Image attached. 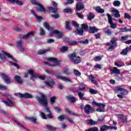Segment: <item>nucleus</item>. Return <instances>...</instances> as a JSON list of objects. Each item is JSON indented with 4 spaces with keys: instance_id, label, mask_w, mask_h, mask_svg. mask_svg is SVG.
Here are the masks:
<instances>
[{
    "instance_id": "obj_1",
    "label": "nucleus",
    "mask_w": 131,
    "mask_h": 131,
    "mask_svg": "<svg viewBox=\"0 0 131 131\" xmlns=\"http://www.w3.org/2000/svg\"><path fill=\"white\" fill-rule=\"evenodd\" d=\"M43 26L49 31H50V30L52 31L49 34L50 35H51L52 36H53V34H55V35L56 36L57 38H62V37L63 36V33H62L61 32H60L58 30H53V29H54V28L50 27L49 23H48L47 22H44Z\"/></svg>"
},
{
    "instance_id": "obj_2",
    "label": "nucleus",
    "mask_w": 131,
    "mask_h": 131,
    "mask_svg": "<svg viewBox=\"0 0 131 131\" xmlns=\"http://www.w3.org/2000/svg\"><path fill=\"white\" fill-rule=\"evenodd\" d=\"M40 97H37V100L38 102L40 103V104H41V105H43V106H45V109L47 112L48 113H50L51 111L50 110V108L47 106H48V98L47 97V96L43 95V94L42 93L40 94Z\"/></svg>"
},
{
    "instance_id": "obj_3",
    "label": "nucleus",
    "mask_w": 131,
    "mask_h": 131,
    "mask_svg": "<svg viewBox=\"0 0 131 131\" xmlns=\"http://www.w3.org/2000/svg\"><path fill=\"white\" fill-rule=\"evenodd\" d=\"M4 97L7 98V101L6 100H2V102L6 105L7 107H13V106L15 105V100H14V98L11 96V95L8 93H4L3 94Z\"/></svg>"
},
{
    "instance_id": "obj_4",
    "label": "nucleus",
    "mask_w": 131,
    "mask_h": 131,
    "mask_svg": "<svg viewBox=\"0 0 131 131\" xmlns=\"http://www.w3.org/2000/svg\"><path fill=\"white\" fill-rule=\"evenodd\" d=\"M47 60L49 62H53L54 63L53 64L49 63L48 62H43L45 65H47L48 66H51V67H56V66H58L59 64V62L58 59H57V58L55 57L47 58Z\"/></svg>"
},
{
    "instance_id": "obj_5",
    "label": "nucleus",
    "mask_w": 131,
    "mask_h": 131,
    "mask_svg": "<svg viewBox=\"0 0 131 131\" xmlns=\"http://www.w3.org/2000/svg\"><path fill=\"white\" fill-rule=\"evenodd\" d=\"M28 72L31 75L30 79L34 81V78H39L41 80H45L46 79V76H39L38 74L34 73V71L32 70H28Z\"/></svg>"
},
{
    "instance_id": "obj_6",
    "label": "nucleus",
    "mask_w": 131,
    "mask_h": 131,
    "mask_svg": "<svg viewBox=\"0 0 131 131\" xmlns=\"http://www.w3.org/2000/svg\"><path fill=\"white\" fill-rule=\"evenodd\" d=\"M115 92H121L120 94H117V97L120 99H123L125 96V93H128L127 90L124 88H121L119 86H117L114 89Z\"/></svg>"
},
{
    "instance_id": "obj_7",
    "label": "nucleus",
    "mask_w": 131,
    "mask_h": 131,
    "mask_svg": "<svg viewBox=\"0 0 131 131\" xmlns=\"http://www.w3.org/2000/svg\"><path fill=\"white\" fill-rule=\"evenodd\" d=\"M113 124L115 125V126H113L112 125H106V124H103V125H101L100 131H105L107 129H113V128L114 129H117V126H116V124H117V121H115V120H113Z\"/></svg>"
},
{
    "instance_id": "obj_8",
    "label": "nucleus",
    "mask_w": 131,
    "mask_h": 131,
    "mask_svg": "<svg viewBox=\"0 0 131 131\" xmlns=\"http://www.w3.org/2000/svg\"><path fill=\"white\" fill-rule=\"evenodd\" d=\"M6 56H7L9 59H11L12 61H16V59L13 58L12 55H10L9 53L6 52L4 51H2V53H0L1 60H2L3 61H6V60H7V57H6Z\"/></svg>"
},
{
    "instance_id": "obj_9",
    "label": "nucleus",
    "mask_w": 131,
    "mask_h": 131,
    "mask_svg": "<svg viewBox=\"0 0 131 131\" xmlns=\"http://www.w3.org/2000/svg\"><path fill=\"white\" fill-rule=\"evenodd\" d=\"M69 58L73 62V63H74V64H78V63H80V62H81L80 57L76 56L75 53L71 54L70 56H69Z\"/></svg>"
},
{
    "instance_id": "obj_10",
    "label": "nucleus",
    "mask_w": 131,
    "mask_h": 131,
    "mask_svg": "<svg viewBox=\"0 0 131 131\" xmlns=\"http://www.w3.org/2000/svg\"><path fill=\"white\" fill-rule=\"evenodd\" d=\"M93 105H96V106H98V108H97L96 111H98L99 112H104L105 109H102V108H105V104H104V103H98V102H96V101H95L94 100L92 102Z\"/></svg>"
},
{
    "instance_id": "obj_11",
    "label": "nucleus",
    "mask_w": 131,
    "mask_h": 131,
    "mask_svg": "<svg viewBox=\"0 0 131 131\" xmlns=\"http://www.w3.org/2000/svg\"><path fill=\"white\" fill-rule=\"evenodd\" d=\"M107 16L108 17V23L111 25V28L112 29H116V28H117V25L116 24H113L111 14L107 13Z\"/></svg>"
},
{
    "instance_id": "obj_12",
    "label": "nucleus",
    "mask_w": 131,
    "mask_h": 131,
    "mask_svg": "<svg viewBox=\"0 0 131 131\" xmlns=\"http://www.w3.org/2000/svg\"><path fill=\"white\" fill-rule=\"evenodd\" d=\"M52 5L54 8L52 7H48V10L50 11V12L53 13L54 14H56L57 13V11H58V8H57V3L53 1L52 2Z\"/></svg>"
},
{
    "instance_id": "obj_13",
    "label": "nucleus",
    "mask_w": 131,
    "mask_h": 131,
    "mask_svg": "<svg viewBox=\"0 0 131 131\" xmlns=\"http://www.w3.org/2000/svg\"><path fill=\"white\" fill-rule=\"evenodd\" d=\"M31 4L32 5H35L36 6H38L40 8L39 11L40 12H43V13H46V9L41 4L38 3L37 2H35V0H31Z\"/></svg>"
},
{
    "instance_id": "obj_14",
    "label": "nucleus",
    "mask_w": 131,
    "mask_h": 131,
    "mask_svg": "<svg viewBox=\"0 0 131 131\" xmlns=\"http://www.w3.org/2000/svg\"><path fill=\"white\" fill-rule=\"evenodd\" d=\"M1 76L2 78H3V79H4L6 83H7V84H10V83H11V80H10V77H9V76L4 73H2L1 74Z\"/></svg>"
},
{
    "instance_id": "obj_15",
    "label": "nucleus",
    "mask_w": 131,
    "mask_h": 131,
    "mask_svg": "<svg viewBox=\"0 0 131 131\" xmlns=\"http://www.w3.org/2000/svg\"><path fill=\"white\" fill-rule=\"evenodd\" d=\"M45 83L46 85L50 86L51 88H52V86L55 84V81H54V80L51 79V78H47V80L45 81Z\"/></svg>"
},
{
    "instance_id": "obj_16",
    "label": "nucleus",
    "mask_w": 131,
    "mask_h": 131,
    "mask_svg": "<svg viewBox=\"0 0 131 131\" xmlns=\"http://www.w3.org/2000/svg\"><path fill=\"white\" fill-rule=\"evenodd\" d=\"M22 43H23V41L22 40H18L16 42V48L19 49L21 52H24L25 51V48L22 47Z\"/></svg>"
},
{
    "instance_id": "obj_17",
    "label": "nucleus",
    "mask_w": 131,
    "mask_h": 131,
    "mask_svg": "<svg viewBox=\"0 0 131 131\" xmlns=\"http://www.w3.org/2000/svg\"><path fill=\"white\" fill-rule=\"evenodd\" d=\"M56 78L57 79H60L63 81H65L66 82H72V80L71 79L64 76H56Z\"/></svg>"
},
{
    "instance_id": "obj_18",
    "label": "nucleus",
    "mask_w": 131,
    "mask_h": 131,
    "mask_svg": "<svg viewBox=\"0 0 131 131\" xmlns=\"http://www.w3.org/2000/svg\"><path fill=\"white\" fill-rule=\"evenodd\" d=\"M99 29L96 28V27H89V33L90 34H95L98 32Z\"/></svg>"
},
{
    "instance_id": "obj_19",
    "label": "nucleus",
    "mask_w": 131,
    "mask_h": 131,
    "mask_svg": "<svg viewBox=\"0 0 131 131\" xmlns=\"http://www.w3.org/2000/svg\"><path fill=\"white\" fill-rule=\"evenodd\" d=\"M111 75H113L114 74H116L117 75H120V70H118L117 68L114 67L112 69L110 70Z\"/></svg>"
},
{
    "instance_id": "obj_20",
    "label": "nucleus",
    "mask_w": 131,
    "mask_h": 131,
    "mask_svg": "<svg viewBox=\"0 0 131 131\" xmlns=\"http://www.w3.org/2000/svg\"><path fill=\"white\" fill-rule=\"evenodd\" d=\"M91 105L90 104H86L84 107V111L86 114H90Z\"/></svg>"
},
{
    "instance_id": "obj_21",
    "label": "nucleus",
    "mask_w": 131,
    "mask_h": 131,
    "mask_svg": "<svg viewBox=\"0 0 131 131\" xmlns=\"http://www.w3.org/2000/svg\"><path fill=\"white\" fill-rule=\"evenodd\" d=\"M111 11L114 13L115 17H120L121 15L119 13V10L116 9V8H112V9H111Z\"/></svg>"
},
{
    "instance_id": "obj_22",
    "label": "nucleus",
    "mask_w": 131,
    "mask_h": 131,
    "mask_svg": "<svg viewBox=\"0 0 131 131\" xmlns=\"http://www.w3.org/2000/svg\"><path fill=\"white\" fill-rule=\"evenodd\" d=\"M118 39L117 37H113V38H112L110 42L113 45V46L115 47H115L117 46V41H118Z\"/></svg>"
},
{
    "instance_id": "obj_23",
    "label": "nucleus",
    "mask_w": 131,
    "mask_h": 131,
    "mask_svg": "<svg viewBox=\"0 0 131 131\" xmlns=\"http://www.w3.org/2000/svg\"><path fill=\"white\" fill-rule=\"evenodd\" d=\"M34 34V32L31 31L28 33L27 35H25L24 36H19L20 38H22L23 39H25L26 38H28L29 36H31V35H33Z\"/></svg>"
},
{
    "instance_id": "obj_24",
    "label": "nucleus",
    "mask_w": 131,
    "mask_h": 131,
    "mask_svg": "<svg viewBox=\"0 0 131 131\" xmlns=\"http://www.w3.org/2000/svg\"><path fill=\"white\" fill-rule=\"evenodd\" d=\"M14 79L17 83H19V84H22L23 81L22 80V78H21V77L19 76H15L14 77Z\"/></svg>"
},
{
    "instance_id": "obj_25",
    "label": "nucleus",
    "mask_w": 131,
    "mask_h": 131,
    "mask_svg": "<svg viewBox=\"0 0 131 131\" xmlns=\"http://www.w3.org/2000/svg\"><path fill=\"white\" fill-rule=\"evenodd\" d=\"M51 51V49L49 48L48 49H45V50H41L40 49L38 51V54L39 55H43V54H46V53H48V52H50Z\"/></svg>"
},
{
    "instance_id": "obj_26",
    "label": "nucleus",
    "mask_w": 131,
    "mask_h": 131,
    "mask_svg": "<svg viewBox=\"0 0 131 131\" xmlns=\"http://www.w3.org/2000/svg\"><path fill=\"white\" fill-rule=\"evenodd\" d=\"M37 119L36 117H30L28 118V120L34 124H38V122L36 121Z\"/></svg>"
},
{
    "instance_id": "obj_27",
    "label": "nucleus",
    "mask_w": 131,
    "mask_h": 131,
    "mask_svg": "<svg viewBox=\"0 0 131 131\" xmlns=\"http://www.w3.org/2000/svg\"><path fill=\"white\" fill-rule=\"evenodd\" d=\"M65 111L66 112H67V113L70 114V115H73V116H80V115L76 114L75 113H73L70 111L69 110H68V108H65Z\"/></svg>"
},
{
    "instance_id": "obj_28",
    "label": "nucleus",
    "mask_w": 131,
    "mask_h": 131,
    "mask_svg": "<svg viewBox=\"0 0 131 131\" xmlns=\"http://www.w3.org/2000/svg\"><path fill=\"white\" fill-rule=\"evenodd\" d=\"M89 79H90L92 83L93 84H95V85H98V83L96 80H95V77H94L93 75H90V76H88Z\"/></svg>"
},
{
    "instance_id": "obj_29",
    "label": "nucleus",
    "mask_w": 131,
    "mask_h": 131,
    "mask_svg": "<svg viewBox=\"0 0 131 131\" xmlns=\"http://www.w3.org/2000/svg\"><path fill=\"white\" fill-rule=\"evenodd\" d=\"M95 10L97 11V12H98L99 13H104V9H103L102 8H101L100 6H97L95 8Z\"/></svg>"
},
{
    "instance_id": "obj_30",
    "label": "nucleus",
    "mask_w": 131,
    "mask_h": 131,
    "mask_svg": "<svg viewBox=\"0 0 131 131\" xmlns=\"http://www.w3.org/2000/svg\"><path fill=\"white\" fill-rule=\"evenodd\" d=\"M33 96L29 93H25L23 94V98H25V99H32Z\"/></svg>"
},
{
    "instance_id": "obj_31",
    "label": "nucleus",
    "mask_w": 131,
    "mask_h": 131,
    "mask_svg": "<svg viewBox=\"0 0 131 131\" xmlns=\"http://www.w3.org/2000/svg\"><path fill=\"white\" fill-rule=\"evenodd\" d=\"M129 50V47H126L125 49H123L121 51V52H120V54L122 55H127Z\"/></svg>"
},
{
    "instance_id": "obj_32",
    "label": "nucleus",
    "mask_w": 131,
    "mask_h": 131,
    "mask_svg": "<svg viewBox=\"0 0 131 131\" xmlns=\"http://www.w3.org/2000/svg\"><path fill=\"white\" fill-rule=\"evenodd\" d=\"M67 99H68L69 101L71 102V103H74L75 101L76 100L75 99V97L70 95L66 97Z\"/></svg>"
},
{
    "instance_id": "obj_33",
    "label": "nucleus",
    "mask_w": 131,
    "mask_h": 131,
    "mask_svg": "<svg viewBox=\"0 0 131 131\" xmlns=\"http://www.w3.org/2000/svg\"><path fill=\"white\" fill-rule=\"evenodd\" d=\"M104 32L107 35H111L112 34V31L110 29H107V27L104 28Z\"/></svg>"
},
{
    "instance_id": "obj_34",
    "label": "nucleus",
    "mask_w": 131,
    "mask_h": 131,
    "mask_svg": "<svg viewBox=\"0 0 131 131\" xmlns=\"http://www.w3.org/2000/svg\"><path fill=\"white\" fill-rule=\"evenodd\" d=\"M76 11H81L82 10V3L80 2L76 5Z\"/></svg>"
},
{
    "instance_id": "obj_35",
    "label": "nucleus",
    "mask_w": 131,
    "mask_h": 131,
    "mask_svg": "<svg viewBox=\"0 0 131 131\" xmlns=\"http://www.w3.org/2000/svg\"><path fill=\"white\" fill-rule=\"evenodd\" d=\"M95 15L93 13V12H89V14L87 16V17L89 20H91L92 19H93L95 17Z\"/></svg>"
},
{
    "instance_id": "obj_36",
    "label": "nucleus",
    "mask_w": 131,
    "mask_h": 131,
    "mask_svg": "<svg viewBox=\"0 0 131 131\" xmlns=\"http://www.w3.org/2000/svg\"><path fill=\"white\" fill-rule=\"evenodd\" d=\"M89 27L87 24H83V35L84 33L83 30L89 32Z\"/></svg>"
},
{
    "instance_id": "obj_37",
    "label": "nucleus",
    "mask_w": 131,
    "mask_h": 131,
    "mask_svg": "<svg viewBox=\"0 0 131 131\" xmlns=\"http://www.w3.org/2000/svg\"><path fill=\"white\" fill-rule=\"evenodd\" d=\"M31 13L33 14V15L35 16V17L37 19L38 21H41L42 20V18L40 16H37L36 14H35V12H34V10H31Z\"/></svg>"
},
{
    "instance_id": "obj_38",
    "label": "nucleus",
    "mask_w": 131,
    "mask_h": 131,
    "mask_svg": "<svg viewBox=\"0 0 131 131\" xmlns=\"http://www.w3.org/2000/svg\"><path fill=\"white\" fill-rule=\"evenodd\" d=\"M85 131H99V128L97 126H94L93 127H90Z\"/></svg>"
},
{
    "instance_id": "obj_39",
    "label": "nucleus",
    "mask_w": 131,
    "mask_h": 131,
    "mask_svg": "<svg viewBox=\"0 0 131 131\" xmlns=\"http://www.w3.org/2000/svg\"><path fill=\"white\" fill-rule=\"evenodd\" d=\"M60 51L61 53H65V52H67L68 51V47L63 46L60 48Z\"/></svg>"
},
{
    "instance_id": "obj_40",
    "label": "nucleus",
    "mask_w": 131,
    "mask_h": 131,
    "mask_svg": "<svg viewBox=\"0 0 131 131\" xmlns=\"http://www.w3.org/2000/svg\"><path fill=\"white\" fill-rule=\"evenodd\" d=\"M63 73L66 74V75H70V74H71V73H70V72H69L68 70V69L67 68L63 69Z\"/></svg>"
},
{
    "instance_id": "obj_41",
    "label": "nucleus",
    "mask_w": 131,
    "mask_h": 131,
    "mask_svg": "<svg viewBox=\"0 0 131 131\" xmlns=\"http://www.w3.org/2000/svg\"><path fill=\"white\" fill-rule=\"evenodd\" d=\"M121 4L120 1H119L118 0H116L115 1H114L113 2V5L114 6H120Z\"/></svg>"
},
{
    "instance_id": "obj_42",
    "label": "nucleus",
    "mask_w": 131,
    "mask_h": 131,
    "mask_svg": "<svg viewBox=\"0 0 131 131\" xmlns=\"http://www.w3.org/2000/svg\"><path fill=\"white\" fill-rule=\"evenodd\" d=\"M74 74L76 76H80V75H81V73L79 72L78 70H74Z\"/></svg>"
},
{
    "instance_id": "obj_43",
    "label": "nucleus",
    "mask_w": 131,
    "mask_h": 131,
    "mask_svg": "<svg viewBox=\"0 0 131 131\" xmlns=\"http://www.w3.org/2000/svg\"><path fill=\"white\" fill-rule=\"evenodd\" d=\"M47 128L50 130H56V127H53V126L51 125H47Z\"/></svg>"
},
{
    "instance_id": "obj_44",
    "label": "nucleus",
    "mask_w": 131,
    "mask_h": 131,
    "mask_svg": "<svg viewBox=\"0 0 131 131\" xmlns=\"http://www.w3.org/2000/svg\"><path fill=\"white\" fill-rule=\"evenodd\" d=\"M63 12L64 13H67L68 14V13H71V12H72V9H71L70 8H68L67 9H63Z\"/></svg>"
},
{
    "instance_id": "obj_45",
    "label": "nucleus",
    "mask_w": 131,
    "mask_h": 131,
    "mask_svg": "<svg viewBox=\"0 0 131 131\" xmlns=\"http://www.w3.org/2000/svg\"><path fill=\"white\" fill-rule=\"evenodd\" d=\"M66 29H68V30H71V27H70L69 21H66Z\"/></svg>"
},
{
    "instance_id": "obj_46",
    "label": "nucleus",
    "mask_w": 131,
    "mask_h": 131,
    "mask_svg": "<svg viewBox=\"0 0 131 131\" xmlns=\"http://www.w3.org/2000/svg\"><path fill=\"white\" fill-rule=\"evenodd\" d=\"M121 32H129L131 30H129V29H127L126 28V27H124V28H121L120 29Z\"/></svg>"
},
{
    "instance_id": "obj_47",
    "label": "nucleus",
    "mask_w": 131,
    "mask_h": 131,
    "mask_svg": "<svg viewBox=\"0 0 131 131\" xmlns=\"http://www.w3.org/2000/svg\"><path fill=\"white\" fill-rule=\"evenodd\" d=\"M87 121L89 124H96L97 123L96 121H94L93 119H88Z\"/></svg>"
},
{
    "instance_id": "obj_48",
    "label": "nucleus",
    "mask_w": 131,
    "mask_h": 131,
    "mask_svg": "<svg viewBox=\"0 0 131 131\" xmlns=\"http://www.w3.org/2000/svg\"><path fill=\"white\" fill-rule=\"evenodd\" d=\"M121 118H122V122H127L128 118L126 115H124V116H123V117H121Z\"/></svg>"
},
{
    "instance_id": "obj_49",
    "label": "nucleus",
    "mask_w": 131,
    "mask_h": 131,
    "mask_svg": "<svg viewBox=\"0 0 131 131\" xmlns=\"http://www.w3.org/2000/svg\"><path fill=\"white\" fill-rule=\"evenodd\" d=\"M89 92L91 94H98V91L97 90H95L94 89H89Z\"/></svg>"
},
{
    "instance_id": "obj_50",
    "label": "nucleus",
    "mask_w": 131,
    "mask_h": 131,
    "mask_svg": "<svg viewBox=\"0 0 131 131\" xmlns=\"http://www.w3.org/2000/svg\"><path fill=\"white\" fill-rule=\"evenodd\" d=\"M58 119L60 121H63V120H64V119H65V116L60 115L58 116Z\"/></svg>"
},
{
    "instance_id": "obj_51",
    "label": "nucleus",
    "mask_w": 131,
    "mask_h": 131,
    "mask_svg": "<svg viewBox=\"0 0 131 131\" xmlns=\"http://www.w3.org/2000/svg\"><path fill=\"white\" fill-rule=\"evenodd\" d=\"M69 46H75V45H77V42L75 41H69Z\"/></svg>"
},
{
    "instance_id": "obj_52",
    "label": "nucleus",
    "mask_w": 131,
    "mask_h": 131,
    "mask_svg": "<svg viewBox=\"0 0 131 131\" xmlns=\"http://www.w3.org/2000/svg\"><path fill=\"white\" fill-rule=\"evenodd\" d=\"M77 34H79L80 35H82V28H81L80 30L77 29Z\"/></svg>"
},
{
    "instance_id": "obj_53",
    "label": "nucleus",
    "mask_w": 131,
    "mask_h": 131,
    "mask_svg": "<svg viewBox=\"0 0 131 131\" xmlns=\"http://www.w3.org/2000/svg\"><path fill=\"white\" fill-rule=\"evenodd\" d=\"M46 34V32H45V30L42 29V28H40V35L43 36Z\"/></svg>"
},
{
    "instance_id": "obj_54",
    "label": "nucleus",
    "mask_w": 131,
    "mask_h": 131,
    "mask_svg": "<svg viewBox=\"0 0 131 131\" xmlns=\"http://www.w3.org/2000/svg\"><path fill=\"white\" fill-rule=\"evenodd\" d=\"M66 2H67L64 3L65 5L71 4H73V3H74V0H66Z\"/></svg>"
},
{
    "instance_id": "obj_55",
    "label": "nucleus",
    "mask_w": 131,
    "mask_h": 131,
    "mask_svg": "<svg viewBox=\"0 0 131 131\" xmlns=\"http://www.w3.org/2000/svg\"><path fill=\"white\" fill-rule=\"evenodd\" d=\"M45 71L47 73H48V74H52V75H55V72L53 71L46 70Z\"/></svg>"
},
{
    "instance_id": "obj_56",
    "label": "nucleus",
    "mask_w": 131,
    "mask_h": 131,
    "mask_svg": "<svg viewBox=\"0 0 131 131\" xmlns=\"http://www.w3.org/2000/svg\"><path fill=\"white\" fill-rule=\"evenodd\" d=\"M124 18H127L128 19H131V15H129L128 13H124Z\"/></svg>"
},
{
    "instance_id": "obj_57",
    "label": "nucleus",
    "mask_w": 131,
    "mask_h": 131,
    "mask_svg": "<svg viewBox=\"0 0 131 131\" xmlns=\"http://www.w3.org/2000/svg\"><path fill=\"white\" fill-rule=\"evenodd\" d=\"M72 24L73 25V26H74V27H79V24H78L77 22L76 21H73L72 22Z\"/></svg>"
},
{
    "instance_id": "obj_58",
    "label": "nucleus",
    "mask_w": 131,
    "mask_h": 131,
    "mask_svg": "<svg viewBox=\"0 0 131 131\" xmlns=\"http://www.w3.org/2000/svg\"><path fill=\"white\" fill-rule=\"evenodd\" d=\"M40 117H41V118H42V119H47V116H46V115H45V114L43 112L40 113Z\"/></svg>"
},
{
    "instance_id": "obj_59",
    "label": "nucleus",
    "mask_w": 131,
    "mask_h": 131,
    "mask_svg": "<svg viewBox=\"0 0 131 131\" xmlns=\"http://www.w3.org/2000/svg\"><path fill=\"white\" fill-rule=\"evenodd\" d=\"M14 96L19 97V98H23V94L20 93H14Z\"/></svg>"
},
{
    "instance_id": "obj_60",
    "label": "nucleus",
    "mask_w": 131,
    "mask_h": 131,
    "mask_svg": "<svg viewBox=\"0 0 131 131\" xmlns=\"http://www.w3.org/2000/svg\"><path fill=\"white\" fill-rule=\"evenodd\" d=\"M94 60L95 61H100V60H101V57H100V56H96L95 57H94Z\"/></svg>"
},
{
    "instance_id": "obj_61",
    "label": "nucleus",
    "mask_w": 131,
    "mask_h": 131,
    "mask_svg": "<svg viewBox=\"0 0 131 131\" xmlns=\"http://www.w3.org/2000/svg\"><path fill=\"white\" fill-rule=\"evenodd\" d=\"M0 90L1 91H6V90H7V87L6 86L0 84Z\"/></svg>"
},
{
    "instance_id": "obj_62",
    "label": "nucleus",
    "mask_w": 131,
    "mask_h": 131,
    "mask_svg": "<svg viewBox=\"0 0 131 131\" xmlns=\"http://www.w3.org/2000/svg\"><path fill=\"white\" fill-rule=\"evenodd\" d=\"M55 101H56V97H52L51 98L50 102H51V104H54V103H55Z\"/></svg>"
},
{
    "instance_id": "obj_63",
    "label": "nucleus",
    "mask_w": 131,
    "mask_h": 131,
    "mask_svg": "<svg viewBox=\"0 0 131 131\" xmlns=\"http://www.w3.org/2000/svg\"><path fill=\"white\" fill-rule=\"evenodd\" d=\"M128 38V36H122L121 38V40L122 41H126L127 40V38Z\"/></svg>"
},
{
    "instance_id": "obj_64",
    "label": "nucleus",
    "mask_w": 131,
    "mask_h": 131,
    "mask_svg": "<svg viewBox=\"0 0 131 131\" xmlns=\"http://www.w3.org/2000/svg\"><path fill=\"white\" fill-rule=\"evenodd\" d=\"M113 49H115V46L112 44V45L110 46L109 48L107 49V51H112Z\"/></svg>"
}]
</instances>
